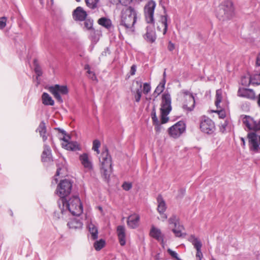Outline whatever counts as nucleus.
Masks as SVG:
<instances>
[{
    "instance_id": "f257e3e1",
    "label": "nucleus",
    "mask_w": 260,
    "mask_h": 260,
    "mask_svg": "<svg viewBox=\"0 0 260 260\" xmlns=\"http://www.w3.org/2000/svg\"><path fill=\"white\" fill-rule=\"evenodd\" d=\"M58 204L61 216L58 218H64L66 215L71 213L73 215L79 216L83 212L80 200L77 196H74L69 199H59Z\"/></svg>"
},
{
    "instance_id": "f03ea898",
    "label": "nucleus",
    "mask_w": 260,
    "mask_h": 260,
    "mask_svg": "<svg viewBox=\"0 0 260 260\" xmlns=\"http://www.w3.org/2000/svg\"><path fill=\"white\" fill-rule=\"evenodd\" d=\"M156 6V3L152 0L149 1L144 8L145 20L148 23L152 24L146 27V32L144 35V39L150 43H154L156 39V35L154 27V12Z\"/></svg>"
},
{
    "instance_id": "7ed1b4c3",
    "label": "nucleus",
    "mask_w": 260,
    "mask_h": 260,
    "mask_svg": "<svg viewBox=\"0 0 260 260\" xmlns=\"http://www.w3.org/2000/svg\"><path fill=\"white\" fill-rule=\"evenodd\" d=\"M137 19L136 10L132 7H124L121 9L120 13V19L118 24L119 30L133 32Z\"/></svg>"
},
{
    "instance_id": "20e7f679",
    "label": "nucleus",
    "mask_w": 260,
    "mask_h": 260,
    "mask_svg": "<svg viewBox=\"0 0 260 260\" xmlns=\"http://www.w3.org/2000/svg\"><path fill=\"white\" fill-rule=\"evenodd\" d=\"M99 161L101 163L102 173L106 179L109 177L112 170V158L106 147L103 148L102 152L99 156Z\"/></svg>"
},
{
    "instance_id": "39448f33",
    "label": "nucleus",
    "mask_w": 260,
    "mask_h": 260,
    "mask_svg": "<svg viewBox=\"0 0 260 260\" xmlns=\"http://www.w3.org/2000/svg\"><path fill=\"white\" fill-rule=\"evenodd\" d=\"M160 106L161 123L164 124L168 121V115L172 110L171 98L169 93H165L162 95Z\"/></svg>"
},
{
    "instance_id": "423d86ee",
    "label": "nucleus",
    "mask_w": 260,
    "mask_h": 260,
    "mask_svg": "<svg viewBox=\"0 0 260 260\" xmlns=\"http://www.w3.org/2000/svg\"><path fill=\"white\" fill-rule=\"evenodd\" d=\"M234 7L231 1L223 2L217 11V17L222 21L231 19L234 15Z\"/></svg>"
},
{
    "instance_id": "0eeeda50",
    "label": "nucleus",
    "mask_w": 260,
    "mask_h": 260,
    "mask_svg": "<svg viewBox=\"0 0 260 260\" xmlns=\"http://www.w3.org/2000/svg\"><path fill=\"white\" fill-rule=\"evenodd\" d=\"M72 188V183L68 179L61 180L58 184L56 193L60 197L59 199H66L71 193Z\"/></svg>"
},
{
    "instance_id": "6e6552de",
    "label": "nucleus",
    "mask_w": 260,
    "mask_h": 260,
    "mask_svg": "<svg viewBox=\"0 0 260 260\" xmlns=\"http://www.w3.org/2000/svg\"><path fill=\"white\" fill-rule=\"evenodd\" d=\"M48 91L54 96L57 101L60 103H63L61 95H66L68 93L67 86L55 84L50 86L48 88Z\"/></svg>"
},
{
    "instance_id": "1a4fd4ad",
    "label": "nucleus",
    "mask_w": 260,
    "mask_h": 260,
    "mask_svg": "<svg viewBox=\"0 0 260 260\" xmlns=\"http://www.w3.org/2000/svg\"><path fill=\"white\" fill-rule=\"evenodd\" d=\"M200 127L203 133L208 135L212 134L215 131L214 122L210 118L205 116L201 118Z\"/></svg>"
},
{
    "instance_id": "9d476101",
    "label": "nucleus",
    "mask_w": 260,
    "mask_h": 260,
    "mask_svg": "<svg viewBox=\"0 0 260 260\" xmlns=\"http://www.w3.org/2000/svg\"><path fill=\"white\" fill-rule=\"evenodd\" d=\"M185 129L186 125L184 122L179 121L169 128L168 133L172 137L177 138L185 131Z\"/></svg>"
},
{
    "instance_id": "9b49d317",
    "label": "nucleus",
    "mask_w": 260,
    "mask_h": 260,
    "mask_svg": "<svg viewBox=\"0 0 260 260\" xmlns=\"http://www.w3.org/2000/svg\"><path fill=\"white\" fill-rule=\"evenodd\" d=\"M181 93L183 94L185 100L183 108L188 112L192 111L195 107V100L192 93L186 90H181Z\"/></svg>"
},
{
    "instance_id": "f8f14e48",
    "label": "nucleus",
    "mask_w": 260,
    "mask_h": 260,
    "mask_svg": "<svg viewBox=\"0 0 260 260\" xmlns=\"http://www.w3.org/2000/svg\"><path fill=\"white\" fill-rule=\"evenodd\" d=\"M250 150L255 152H260L259 142L257 136L255 133H250L247 136Z\"/></svg>"
},
{
    "instance_id": "ddd939ff",
    "label": "nucleus",
    "mask_w": 260,
    "mask_h": 260,
    "mask_svg": "<svg viewBox=\"0 0 260 260\" xmlns=\"http://www.w3.org/2000/svg\"><path fill=\"white\" fill-rule=\"evenodd\" d=\"M188 240L192 243L194 248L197 250L196 254L197 258L199 260H201L203 258V254L201 251V248L202 247V242L198 238L192 235L189 237Z\"/></svg>"
},
{
    "instance_id": "4468645a",
    "label": "nucleus",
    "mask_w": 260,
    "mask_h": 260,
    "mask_svg": "<svg viewBox=\"0 0 260 260\" xmlns=\"http://www.w3.org/2000/svg\"><path fill=\"white\" fill-rule=\"evenodd\" d=\"M243 123L248 129L255 131L260 130V118L257 122L250 116H246L243 119Z\"/></svg>"
},
{
    "instance_id": "2eb2a0df",
    "label": "nucleus",
    "mask_w": 260,
    "mask_h": 260,
    "mask_svg": "<svg viewBox=\"0 0 260 260\" xmlns=\"http://www.w3.org/2000/svg\"><path fill=\"white\" fill-rule=\"evenodd\" d=\"M238 95L250 100L255 99V94L253 90L249 88H239L238 91Z\"/></svg>"
},
{
    "instance_id": "dca6fc26",
    "label": "nucleus",
    "mask_w": 260,
    "mask_h": 260,
    "mask_svg": "<svg viewBox=\"0 0 260 260\" xmlns=\"http://www.w3.org/2000/svg\"><path fill=\"white\" fill-rule=\"evenodd\" d=\"M86 16V12L81 7H78L73 13V17L75 20L83 21Z\"/></svg>"
},
{
    "instance_id": "f3484780",
    "label": "nucleus",
    "mask_w": 260,
    "mask_h": 260,
    "mask_svg": "<svg viewBox=\"0 0 260 260\" xmlns=\"http://www.w3.org/2000/svg\"><path fill=\"white\" fill-rule=\"evenodd\" d=\"M117 234L120 244L123 246L125 244V229L123 225H118L117 228Z\"/></svg>"
},
{
    "instance_id": "a211bd4d",
    "label": "nucleus",
    "mask_w": 260,
    "mask_h": 260,
    "mask_svg": "<svg viewBox=\"0 0 260 260\" xmlns=\"http://www.w3.org/2000/svg\"><path fill=\"white\" fill-rule=\"evenodd\" d=\"M150 235L152 238L155 239L158 241H162L164 235L160 229L155 227L154 225L151 226Z\"/></svg>"
},
{
    "instance_id": "6ab92c4d",
    "label": "nucleus",
    "mask_w": 260,
    "mask_h": 260,
    "mask_svg": "<svg viewBox=\"0 0 260 260\" xmlns=\"http://www.w3.org/2000/svg\"><path fill=\"white\" fill-rule=\"evenodd\" d=\"M140 216L137 214H133L127 218V223L128 226L132 229H135L138 226Z\"/></svg>"
},
{
    "instance_id": "aec40b11",
    "label": "nucleus",
    "mask_w": 260,
    "mask_h": 260,
    "mask_svg": "<svg viewBox=\"0 0 260 260\" xmlns=\"http://www.w3.org/2000/svg\"><path fill=\"white\" fill-rule=\"evenodd\" d=\"M68 226L71 229L80 230L83 227V222L79 218H74L68 223Z\"/></svg>"
},
{
    "instance_id": "412c9836",
    "label": "nucleus",
    "mask_w": 260,
    "mask_h": 260,
    "mask_svg": "<svg viewBox=\"0 0 260 260\" xmlns=\"http://www.w3.org/2000/svg\"><path fill=\"white\" fill-rule=\"evenodd\" d=\"M42 160L43 162H49L52 160L51 150L49 146L46 144L44 145V150L42 154Z\"/></svg>"
},
{
    "instance_id": "4be33fe9",
    "label": "nucleus",
    "mask_w": 260,
    "mask_h": 260,
    "mask_svg": "<svg viewBox=\"0 0 260 260\" xmlns=\"http://www.w3.org/2000/svg\"><path fill=\"white\" fill-rule=\"evenodd\" d=\"M80 160L84 167L88 170H91L92 168V165L91 161L89 160L88 155L86 153H84L80 156Z\"/></svg>"
},
{
    "instance_id": "5701e85b",
    "label": "nucleus",
    "mask_w": 260,
    "mask_h": 260,
    "mask_svg": "<svg viewBox=\"0 0 260 260\" xmlns=\"http://www.w3.org/2000/svg\"><path fill=\"white\" fill-rule=\"evenodd\" d=\"M87 228L91 234V238L93 240L97 239L98 237V230L96 224L90 221L88 223Z\"/></svg>"
},
{
    "instance_id": "b1692460",
    "label": "nucleus",
    "mask_w": 260,
    "mask_h": 260,
    "mask_svg": "<svg viewBox=\"0 0 260 260\" xmlns=\"http://www.w3.org/2000/svg\"><path fill=\"white\" fill-rule=\"evenodd\" d=\"M41 99L42 103L45 106H53L54 105V100L48 93H43Z\"/></svg>"
},
{
    "instance_id": "393cba45",
    "label": "nucleus",
    "mask_w": 260,
    "mask_h": 260,
    "mask_svg": "<svg viewBox=\"0 0 260 260\" xmlns=\"http://www.w3.org/2000/svg\"><path fill=\"white\" fill-rule=\"evenodd\" d=\"M157 201L158 203L157 211L159 214H162L167 209L166 203L161 196H158Z\"/></svg>"
},
{
    "instance_id": "a878e982",
    "label": "nucleus",
    "mask_w": 260,
    "mask_h": 260,
    "mask_svg": "<svg viewBox=\"0 0 260 260\" xmlns=\"http://www.w3.org/2000/svg\"><path fill=\"white\" fill-rule=\"evenodd\" d=\"M62 147L68 150L76 151L80 149L79 146L76 142H69L62 143Z\"/></svg>"
},
{
    "instance_id": "bb28decb",
    "label": "nucleus",
    "mask_w": 260,
    "mask_h": 260,
    "mask_svg": "<svg viewBox=\"0 0 260 260\" xmlns=\"http://www.w3.org/2000/svg\"><path fill=\"white\" fill-rule=\"evenodd\" d=\"M37 131L39 132L40 135L41 137H42L43 140L44 142H45L47 139V136L46 135V127L45 125V123L44 121H42L37 129Z\"/></svg>"
},
{
    "instance_id": "cd10ccee",
    "label": "nucleus",
    "mask_w": 260,
    "mask_h": 260,
    "mask_svg": "<svg viewBox=\"0 0 260 260\" xmlns=\"http://www.w3.org/2000/svg\"><path fill=\"white\" fill-rule=\"evenodd\" d=\"M174 226V228L173 229L172 231L176 237H181L185 235L182 232L184 227L180 223Z\"/></svg>"
},
{
    "instance_id": "c85d7f7f",
    "label": "nucleus",
    "mask_w": 260,
    "mask_h": 260,
    "mask_svg": "<svg viewBox=\"0 0 260 260\" xmlns=\"http://www.w3.org/2000/svg\"><path fill=\"white\" fill-rule=\"evenodd\" d=\"M249 84L253 85H260V74H256L251 76L249 78L248 84Z\"/></svg>"
},
{
    "instance_id": "c756f323",
    "label": "nucleus",
    "mask_w": 260,
    "mask_h": 260,
    "mask_svg": "<svg viewBox=\"0 0 260 260\" xmlns=\"http://www.w3.org/2000/svg\"><path fill=\"white\" fill-rule=\"evenodd\" d=\"M98 23L100 25L107 28H110L111 27V21L109 19L105 17H102L99 19Z\"/></svg>"
},
{
    "instance_id": "7c9ffc66",
    "label": "nucleus",
    "mask_w": 260,
    "mask_h": 260,
    "mask_svg": "<svg viewBox=\"0 0 260 260\" xmlns=\"http://www.w3.org/2000/svg\"><path fill=\"white\" fill-rule=\"evenodd\" d=\"M222 103V90L218 89L216 92V100L215 104L217 108H221L220 103Z\"/></svg>"
},
{
    "instance_id": "2f4dec72",
    "label": "nucleus",
    "mask_w": 260,
    "mask_h": 260,
    "mask_svg": "<svg viewBox=\"0 0 260 260\" xmlns=\"http://www.w3.org/2000/svg\"><path fill=\"white\" fill-rule=\"evenodd\" d=\"M165 83L166 80L165 79H164L163 80L161 81V82H160V83L156 87L154 92V94H156V96L158 95L164 91L165 89Z\"/></svg>"
},
{
    "instance_id": "473e14b6",
    "label": "nucleus",
    "mask_w": 260,
    "mask_h": 260,
    "mask_svg": "<svg viewBox=\"0 0 260 260\" xmlns=\"http://www.w3.org/2000/svg\"><path fill=\"white\" fill-rule=\"evenodd\" d=\"M136 83L139 86V88L137 89L136 90L135 98L136 102L138 103L140 102V101L141 100V96H142V92H141V88L142 87V83L140 81H137Z\"/></svg>"
},
{
    "instance_id": "72a5a7b5",
    "label": "nucleus",
    "mask_w": 260,
    "mask_h": 260,
    "mask_svg": "<svg viewBox=\"0 0 260 260\" xmlns=\"http://www.w3.org/2000/svg\"><path fill=\"white\" fill-rule=\"evenodd\" d=\"M93 25V21L90 19H85L84 22V26L83 28L86 29L87 30H90L91 31V33L95 34V31L92 29Z\"/></svg>"
},
{
    "instance_id": "f704fd0d",
    "label": "nucleus",
    "mask_w": 260,
    "mask_h": 260,
    "mask_svg": "<svg viewBox=\"0 0 260 260\" xmlns=\"http://www.w3.org/2000/svg\"><path fill=\"white\" fill-rule=\"evenodd\" d=\"M160 22L164 26L163 35H165L168 30V23H167V16L162 15L160 16Z\"/></svg>"
},
{
    "instance_id": "c9c22d12",
    "label": "nucleus",
    "mask_w": 260,
    "mask_h": 260,
    "mask_svg": "<svg viewBox=\"0 0 260 260\" xmlns=\"http://www.w3.org/2000/svg\"><path fill=\"white\" fill-rule=\"evenodd\" d=\"M99 1V0H85L87 7L92 9L97 7Z\"/></svg>"
},
{
    "instance_id": "e433bc0d",
    "label": "nucleus",
    "mask_w": 260,
    "mask_h": 260,
    "mask_svg": "<svg viewBox=\"0 0 260 260\" xmlns=\"http://www.w3.org/2000/svg\"><path fill=\"white\" fill-rule=\"evenodd\" d=\"M105 241L101 239L99 241H96L94 244V247L96 250H100L105 245Z\"/></svg>"
},
{
    "instance_id": "4c0bfd02",
    "label": "nucleus",
    "mask_w": 260,
    "mask_h": 260,
    "mask_svg": "<svg viewBox=\"0 0 260 260\" xmlns=\"http://www.w3.org/2000/svg\"><path fill=\"white\" fill-rule=\"evenodd\" d=\"M151 118L152 119V121L154 124L159 126V121L156 116V111L155 108H153L151 114Z\"/></svg>"
},
{
    "instance_id": "58836bf2",
    "label": "nucleus",
    "mask_w": 260,
    "mask_h": 260,
    "mask_svg": "<svg viewBox=\"0 0 260 260\" xmlns=\"http://www.w3.org/2000/svg\"><path fill=\"white\" fill-rule=\"evenodd\" d=\"M170 224H173L174 225L179 223V219L178 217L175 215H173L168 220Z\"/></svg>"
},
{
    "instance_id": "ea45409f",
    "label": "nucleus",
    "mask_w": 260,
    "mask_h": 260,
    "mask_svg": "<svg viewBox=\"0 0 260 260\" xmlns=\"http://www.w3.org/2000/svg\"><path fill=\"white\" fill-rule=\"evenodd\" d=\"M59 132L63 135L62 138H60V139L62 140L63 142L62 143H66L69 142V140L70 139V137L69 135H67L66 132L62 129H59Z\"/></svg>"
},
{
    "instance_id": "a19ab883",
    "label": "nucleus",
    "mask_w": 260,
    "mask_h": 260,
    "mask_svg": "<svg viewBox=\"0 0 260 260\" xmlns=\"http://www.w3.org/2000/svg\"><path fill=\"white\" fill-rule=\"evenodd\" d=\"M101 146V143L99 140H94L93 142V146H92V149L96 151L98 154L100 153V151L99 148H100Z\"/></svg>"
},
{
    "instance_id": "79ce46f5",
    "label": "nucleus",
    "mask_w": 260,
    "mask_h": 260,
    "mask_svg": "<svg viewBox=\"0 0 260 260\" xmlns=\"http://www.w3.org/2000/svg\"><path fill=\"white\" fill-rule=\"evenodd\" d=\"M168 253L171 256L172 258H175L176 260H181L178 256V254L174 251L169 248L167 250Z\"/></svg>"
},
{
    "instance_id": "37998d69",
    "label": "nucleus",
    "mask_w": 260,
    "mask_h": 260,
    "mask_svg": "<svg viewBox=\"0 0 260 260\" xmlns=\"http://www.w3.org/2000/svg\"><path fill=\"white\" fill-rule=\"evenodd\" d=\"M143 90V92L145 94H148L151 90V86L150 84L148 83H144Z\"/></svg>"
},
{
    "instance_id": "c03bdc74",
    "label": "nucleus",
    "mask_w": 260,
    "mask_h": 260,
    "mask_svg": "<svg viewBox=\"0 0 260 260\" xmlns=\"http://www.w3.org/2000/svg\"><path fill=\"white\" fill-rule=\"evenodd\" d=\"M7 18L6 17H2L0 18V29H3L7 24Z\"/></svg>"
},
{
    "instance_id": "a18cd8bd",
    "label": "nucleus",
    "mask_w": 260,
    "mask_h": 260,
    "mask_svg": "<svg viewBox=\"0 0 260 260\" xmlns=\"http://www.w3.org/2000/svg\"><path fill=\"white\" fill-rule=\"evenodd\" d=\"M220 109V110L216 111V112L218 113L220 118H224L226 116L225 112L222 109V107Z\"/></svg>"
},
{
    "instance_id": "49530a36",
    "label": "nucleus",
    "mask_w": 260,
    "mask_h": 260,
    "mask_svg": "<svg viewBox=\"0 0 260 260\" xmlns=\"http://www.w3.org/2000/svg\"><path fill=\"white\" fill-rule=\"evenodd\" d=\"M132 187V184L128 182H124L122 185V187L125 190H129Z\"/></svg>"
},
{
    "instance_id": "de8ad7c7",
    "label": "nucleus",
    "mask_w": 260,
    "mask_h": 260,
    "mask_svg": "<svg viewBox=\"0 0 260 260\" xmlns=\"http://www.w3.org/2000/svg\"><path fill=\"white\" fill-rule=\"evenodd\" d=\"M132 0H118L120 4L125 7H128V5L131 3Z\"/></svg>"
},
{
    "instance_id": "09e8293b",
    "label": "nucleus",
    "mask_w": 260,
    "mask_h": 260,
    "mask_svg": "<svg viewBox=\"0 0 260 260\" xmlns=\"http://www.w3.org/2000/svg\"><path fill=\"white\" fill-rule=\"evenodd\" d=\"M35 71L36 74H37V79H38V77L41 76L42 74V72L41 70L39 67L37 66L35 69Z\"/></svg>"
},
{
    "instance_id": "8fccbe9b",
    "label": "nucleus",
    "mask_w": 260,
    "mask_h": 260,
    "mask_svg": "<svg viewBox=\"0 0 260 260\" xmlns=\"http://www.w3.org/2000/svg\"><path fill=\"white\" fill-rule=\"evenodd\" d=\"M87 73L88 74V76L89 78L91 79L92 80H96V77L94 73H93L90 70L87 71Z\"/></svg>"
},
{
    "instance_id": "3c124183",
    "label": "nucleus",
    "mask_w": 260,
    "mask_h": 260,
    "mask_svg": "<svg viewBox=\"0 0 260 260\" xmlns=\"http://www.w3.org/2000/svg\"><path fill=\"white\" fill-rule=\"evenodd\" d=\"M136 69H137L136 66L135 64L132 65V66L131 68V71H130L131 75H134L135 74L136 72Z\"/></svg>"
},
{
    "instance_id": "603ef678",
    "label": "nucleus",
    "mask_w": 260,
    "mask_h": 260,
    "mask_svg": "<svg viewBox=\"0 0 260 260\" xmlns=\"http://www.w3.org/2000/svg\"><path fill=\"white\" fill-rule=\"evenodd\" d=\"M168 49L169 51H172L175 49V45L171 41L169 42Z\"/></svg>"
},
{
    "instance_id": "864d4df0",
    "label": "nucleus",
    "mask_w": 260,
    "mask_h": 260,
    "mask_svg": "<svg viewBox=\"0 0 260 260\" xmlns=\"http://www.w3.org/2000/svg\"><path fill=\"white\" fill-rule=\"evenodd\" d=\"M228 125V122L226 121H224V122L221 124L220 130L223 133L225 131V128Z\"/></svg>"
},
{
    "instance_id": "5fc2aeb1",
    "label": "nucleus",
    "mask_w": 260,
    "mask_h": 260,
    "mask_svg": "<svg viewBox=\"0 0 260 260\" xmlns=\"http://www.w3.org/2000/svg\"><path fill=\"white\" fill-rule=\"evenodd\" d=\"M256 64L257 66H260V53L257 56Z\"/></svg>"
},
{
    "instance_id": "6e6d98bb",
    "label": "nucleus",
    "mask_w": 260,
    "mask_h": 260,
    "mask_svg": "<svg viewBox=\"0 0 260 260\" xmlns=\"http://www.w3.org/2000/svg\"><path fill=\"white\" fill-rule=\"evenodd\" d=\"M247 78L245 77H243L241 79V83L242 85H247Z\"/></svg>"
},
{
    "instance_id": "4d7b16f0",
    "label": "nucleus",
    "mask_w": 260,
    "mask_h": 260,
    "mask_svg": "<svg viewBox=\"0 0 260 260\" xmlns=\"http://www.w3.org/2000/svg\"><path fill=\"white\" fill-rule=\"evenodd\" d=\"M161 215V218L163 219V220H165L167 218V216L166 214L163 213L162 214H160Z\"/></svg>"
},
{
    "instance_id": "13d9d810",
    "label": "nucleus",
    "mask_w": 260,
    "mask_h": 260,
    "mask_svg": "<svg viewBox=\"0 0 260 260\" xmlns=\"http://www.w3.org/2000/svg\"><path fill=\"white\" fill-rule=\"evenodd\" d=\"M60 168H58L56 172V176H59L60 174Z\"/></svg>"
},
{
    "instance_id": "bf43d9fd",
    "label": "nucleus",
    "mask_w": 260,
    "mask_h": 260,
    "mask_svg": "<svg viewBox=\"0 0 260 260\" xmlns=\"http://www.w3.org/2000/svg\"><path fill=\"white\" fill-rule=\"evenodd\" d=\"M257 104L258 106L260 107V93L258 94L257 98Z\"/></svg>"
},
{
    "instance_id": "052dcab7",
    "label": "nucleus",
    "mask_w": 260,
    "mask_h": 260,
    "mask_svg": "<svg viewBox=\"0 0 260 260\" xmlns=\"http://www.w3.org/2000/svg\"><path fill=\"white\" fill-rule=\"evenodd\" d=\"M84 68L85 70H87V71L90 70V67L88 64L85 65Z\"/></svg>"
},
{
    "instance_id": "680f3d73",
    "label": "nucleus",
    "mask_w": 260,
    "mask_h": 260,
    "mask_svg": "<svg viewBox=\"0 0 260 260\" xmlns=\"http://www.w3.org/2000/svg\"><path fill=\"white\" fill-rule=\"evenodd\" d=\"M241 141L242 142L243 146H244L245 145V142L244 139L243 138H241Z\"/></svg>"
},
{
    "instance_id": "e2e57ef3",
    "label": "nucleus",
    "mask_w": 260,
    "mask_h": 260,
    "mask_svg": "<svg viewBox=\"0 0 260 260\" xmlns=\"http://www.w3.org/2000/svg\"><path fill=\"white\" fill-rule=\"evenodd\" d=\"M91 38H92V41H94L95 42H96L98 41V40H99V38H98L97 39L95 38H93L92 36H91Z\"/></svg>"
},
{
    "instance_id": "0e129e2a",
    "label": "nucleus",
    "mask_w": 260,
    "mask_h": 260,
    "mask_svg": "<svg viewBox=\"0 0 260 260\" xmlns=\"http://www.w3.org/2000/svg\"><path fill=\"white\" fill-rule=\"evenodd\" d=\"M157 28L158 30H160V28H159V26H157Z\"/></svg>"
},
{
    "instance_id": "69168bd1",
    "label": "nucleus",
    "mask_w": 260,
    "mask_h": 260,
    "mask_svg": "<svg viewBox=\"0 0 260 260\" xmlns=\"http://www.w3.org/2000/svg\"><path fill=\"white\" fill-rule=\"evenodd\" d=\"M181 191L183 193H184L185 192V191L184 190H181Z\"/></svg>"
},
{
    "instance_id": "338daca9",
    "label": "nucleus",
    "mask_w": 260,
    "mask_h": 260,
    "mask_svg": "<svg viewBox=\"0 0 260 260\" xmlns=\"http://www.w3.org/2000/svg\"><path fill=\"white\" fill-rule=\"evenodd\" d=\"M99 210H102V207H99Z\"/></svg>"
},
{
    "instance_id": "774afa93",
    "label": "nucleus",
    "mask_w": 260,
    "mask_h": 260,
    "mask_svg": "<svg viewBox=\"0 0 260 260\" xmlns=\"http://www.w3.org/2000/svg\"><path fill=\"white\" fill-rule=\"evenodd\" d=\"M259 144H260V136H259Z\"/></svg>"
}]
</instances>
